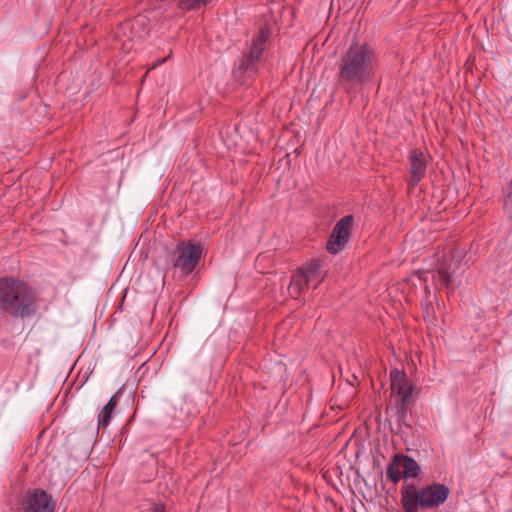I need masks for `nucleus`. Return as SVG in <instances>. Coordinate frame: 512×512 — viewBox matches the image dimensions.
I'll use <instances>...</instances> for the list:
<instances>
[{
  "label": "nucleus",
  "instance_id": "f257e3e1",
  "mask_svg": "<svg viewBox=\"0 0 512 512\" xmlns=\"http://www.w3.org/2000/svg\"><path fill=\"white\" fill-rule=\"evenodd\" d=\"M337 81L347 93L373 81L378 68V56L368 43H352L337 63Z\"/></svg>",
  "mask_w": 512,
  "mask_h": 512
},
{
  "label": "nucleus",
  "instance_id": "f03ea898",
  "mask_svg": "<svg viewBox=\"0 0 512 512\" xmlns=\"http://www.w3.org/2000/svg\"><path fill=\"white\" fill-rule=\"evenodd\" d=\"M0 310L13 318L31 317L37 310L35 290L21 279L0 277Z\"/></svg>",
  "mask_w": 512,
  "mask_h": 512
},
{
  "label": "nucleus",
  "instance_id": "7ed1b4c3",
  "mask_svg": "<svg viewBox=\"0 0 512 512\" xmlns=\"http://www.w3.org/2000/svg\"><path fill=\"white\" fill-rule=\"evenodd\" d=\"M450 489L445 484L432 483L420 489L414 484L404 483L401 489L403 512H418L419 509H434L446 502Z\"/></svg>",
  "mask_w": 512,
  "mask_h": 512
},
{
  "label": "nucleus",
  "instance_id": "20e7f679",
  "mask_svg": "<svg viewBox=\"0 0 512 512\" xmlns=\"http://www.w3.org/2000/svg\"><path fill=\"white\" fill-rule=\"evenodd\" d=\"M269 38L270 29L267 26L261 27L259 32L252 38L251 44L243 52L242 58L233 70V76L237 81L244 83L247 78L257 73L259 62Z\"/></svg>",
  "mask_w": 512,
  "mask_h": 512
},
{
  "label": "nucleus",
  "instance_id": "39448f33",
  "mask_svg": "<svg viewBox=\"0 0 512 512\" xmlns=\"http://www.w3.org/2000/svg\"><path fill=\"white\" fill-rule=\"evenodd\" d=\"M390 382L392 394L399 398L396 404L398 423L399 425L405 424L415 386L407 377L405 371L399 369L390 372Z\"/></svg>",
  "mask_w": 512,
  "mask_h": 512
},
{
  "label": "nucleus",
  "instance_id": "423d86ee",
  "mask_svg": "<svg viewBox=\"0 0 512 512\" xmlns=\"http://www.w3.org/2000/svg\"><path fill=\"white\" fill-rule=\"evenodd\" d=\"M203 247L198 242L180 241L177 243L172 253V264L174 269H178L181 275H190L200 262Z\"/></svg>",
  "mask_w": 512,
  "mask_h": 512
},
{
  "label": "nucleus",
  "instance_id": "0eeeda50",
  "mask_svg": "<svg viewBox=\"0 0 512 512\" xmlns=\"http://www.w3.org/2000/svg\"><path fill=\"white\" fill-rule=\"evenodd\" d=\"M353 221L352 215H346L336 223L326 246L330 253L337 254L346 246L350 239Z\"/></svg>",
  "mask_w": 512,
  "mask_h": 512
},
{
  "label": "nucleus",
  "instance_id": "6e6552de",
  "mask_svg": "<svg viewBox=\"0 0 512 512\" xmlns=\"http://www.w3.org/2000/svg\"><path fill=\"white\" fill-rule=\"evenodd\" d=\"M428 155L420 148H414L408 155V171L410 177L407 181L409 189H414L426 176Z\"/></svg>",
  "mask_w": 512,
  "mask_h": 512
},
{
  "label": "nucleus",
  "instance_id": "1a4fd4ad",
  "mask_svg": "<svg viewBox=\"0 0 512 512\" xmlns=\"http://www.w3.org/2000/svg\"><path fill=\"white\" fill-rule=\"evenodd\" d=\"M55 503L48 493L42 489H33L28 492L22 503L23 512H53Z\"/></svg>",
  "mask_w": 512,
  "mask_h": 512
},
{
  "label": "nucleus",
  "instance_id": "9d476101",
  "mask_svg": "<svg viewBox=\"0 0 512 512\" xmlns=\"http://www.w3.org/2000/svg\"><path fill=\"white\" fill-rule=\"evenodd\" d=\"M322 261L319 259H312L298 268L308 282L316 288L324 279L325 275L322 273Z\"/></svg>",
  "mask_w": 512,
  "mask_h": 512
},
{
  "label": "nucleus",
  "instance_id": "9b49d317",
  "mask_svg": "<svg viewBox=\"0 0 512 512\" xmlns=\"http://www.w3.org/2000/svg\"><path fill=\"white\" fill-rule=\"evenodd\" d=\"M309 286L312 285L305 278L303 272L297 269V271L291 277L288 291L292 298L298 299L308 289Z\"/></svg>",
  "mask_w": 512,
  "mask_h": 512
},
{
  "label": "nucleus",
  "instance_id": "f8f14e48",
  "mask_svg": "<svg viewBox=\"0 0 512 512\" xmlns=\"http://www.w3.org/2000/svg\"><path fill=\"white\" fill-rule=\"evenodd\" d=\"M121 396V390L117 391L108 401V403L103 407L101 412L98 415V426L102 428H106L112 418V414L119 403Z\"/></svg>",
  "mask_w": 512,
  "mask_h": 512
},
{
  "label": "nucleus",
  "instance_id": "ddd939ff",
  "mask_svg": "<svg viewBox=\"0 0 512 512\" xmlns=\"http://www.w3.org/2000/svg\"><path fill=\"white\" fill-rule=\"evenodd\" d=\"M401 458L402 454H395L386 470L387 479L394 484H397L402 478V472L400 470L402 468Z\"/></svg>",
  "mask_w": 512,
  "mask_h": 512
},
{
  "label": "nucleus",
  "instance_id": "4468645a",
  "mask_svg": "<svg viewBox=\"0 0 512 512\" xmlns=\"http://www.w3.org/2000/svg\"><path fill=\"white\" fill-rule=\"evenodd\" d=\"M401 465L403 468L402 477L405 479L416 478L420 474V467L418 463L410 456L403 455L401 458Z\"/></svg>",
  "mask_w": 512,
  "mask_h": 512
},
{
  "label": "nucleus",
  "instance_id": "2eb2a0df",
  "mask_svg": "<svg viewBox=\"0 0 512 512\" xmlns=\"http://www.w3.org/2000/svg\"><path fill=\"white\" fill-rule=\"evenodd\" d=\"M212 0H176V6L183 12H190L206 7Z\"/></svg>",
  "mask_w": 512,
  "mask_h": 512
},
{
  "label": "nucleus",
  "instance_id": "dca6fc26",
  "mask_svg": "<svg viewBox=\"0 0 512 512\" xmlns=\"http://www.w3.org/2000/svg\"><path fill=\"white\" fill-rule=\"evenodd\" d=\"M503 209L509 218H512V181L504 188Z\"/></svg>",
  "mask_w": 512,
  "mask_h": 512
},
{
  "label": "nucleus",
  "instance_id": "f3484780",
  "mask_svg": "<svg viewBox=\"0 0 512 512\" xmlns=\"http://www.w3.org/2000/svg\"><path fill=\"white\" fill-rule=\"evenodd\" d=\"M433 278L434 280L438 279L442 284H444L448 289L449 288H452V279H451V275L450 273L448 272V270L446 269V267H444L443 265H441L437 272L433 275Z\"/></svg>",
  "mask_w": 512,
  "mask_h": 512
},
{
  "label": "nucleus",
  "instance_id": "a211bd4d",
  "mask_svg": "<svg viewBox=\"0 0 512 512\" xmlns=\"http://www.w3.org/2000/svg\"><path fill=\"white\" fill-rule=\"evenodd\" d=\"M143 512H166L165 505L162 503L153 502Z\"/></svg>",
  "mask_w": 512,
  "mask_h": 512
},
{
  "label": "nucleus",
  "instance_id": "6ab92c4d",
  "mask_svg": "<svg viewBox=\"0 0 512 512\" xmlns=\"http://www.w3.org/2000/svg\"><path fill=\"white\" fill-rule=\"evenodd\" d=\"M425 292H426V293H429V292H430V290H429V288H428L427 286L425 287Z\"/></svg>",
  "mask_w": 512,
  "mask_h": 512
}]
</instances>
